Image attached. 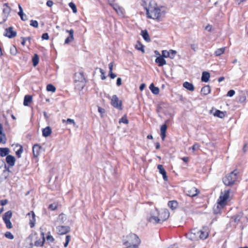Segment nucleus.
<instances>
[{"label": "nucleus", "mask_w": 248, "mask_h": 248, "mask_svg": "<svg viewBox=\"0 0 248 248\" xmlns=\"http://www.w3.org/2000/svg\"><path fill=\"white\" fill-rule=\"evenodd\" d=\"M145 8L147 17L149 18L160 21L165 17L166 11L162 7H157L156 2L154 0H151L148 7Z\"/></svg>", "instance_id": "f257e3e1"}, {"label": "nucleus", "mask_w": 248, "mask_h": 248, "mask_svg": "<svg viewBox=\"0 0 248 248\" xmlns=\"http://www.w3.org/2000/svg\"><path fill=\"white\" fill-rule=\"evenodd\" d=\"M169 212L168 210L164 209L161 215H159V213L156 209H155L151 212L150 215L147 217V220L154 224L160 223L165 221L169 217Z\"/></svg>", "instance_id": "f03ea898"}, {"label": "nucleus", "mask_w": 248, "mask_h": 248, "mask_svg": "<svg viewBox=\"0 0 248 248\" xmlns=\"http://www.w3.org/2000/svg\"><path fill=\"white\" fill-rule=\"evenodd\" d=\"M238 171L235 170L227 174L223 178V182L226 186H231L234 184L237 179Z\"/></svg>", "instance_id": "7ed1b4c3"}, {"label": "nucleus", "mask_w": 248, "mask_h": 248, "mask_svg": "<svg viewBox=\"0 0 248 248\" xmlns=\"http://www.w3.org/2000/svg\"><path fill=\"white\" fill-rule=\"evenodd\" d=\"M127 237L128 240L124 242V245L125 246L134 244L139 245L140 243V241L139 237L134 233L129 234Z\"/></svg>", "instance_id": "20e7f679"}, {"label": "nucleus", "mask_w": 248, "mask_h": 248, "mask_svg": "<svg viewBox=\"0 0 248 248\" xmlns=\"http://www.w3.org/2000/svg\"><path fill=\"white\" fill-rule=\"evenodd\" d=\"M11 11V8L7 3H4L3 5L2 13L0 16V24L3 23L7 19Z\"/></svg>", "instance_id": "39448f33"}, {"label": "nucleus", "mask_w": 248, "mask_h": 248, "mask_svg": "<svg viewBox=\"0 0 248 248\" xmlns=\"http://www.w3.org/2000/svg\"><path fill=\"white\" fill-rule=\"evenodd\" d=\"M229 196V190L225 191V193L223 195L220 196L217 202V208H219V206H220L221 208H222L224 205H225L226 200L228 199Z\"/></svg>", "instance_id": "423d86ee"}, {"label": "nucleus", "mask_w": 248, "mask_h": 248, "mask_svg": "<svg viewBox=\"0 0 248 248\" xmlns=\"http://www.w3.org/2000/svg\"><path fill=\"white\" fill-rule=\"evenodd\" d=\"M200 230L197 229H193L191 230V232L186 234L187 238L195 241L199 238Z\"/></svg>", "instance_id": "0eeeda50"}, {"label": "nucleus", "mask_w": 248, "mask_h": 248, "mask_svg": "<svg viewBox=\"0 0 248 248\" xmlns=\"http://www.w3.org/2000/svg\"><path fill=\"white\" fill-rule=\"evenodd\" d=\"M111 105L120 110L122 109V102L120 101L116 95H113L111 99Z\"/></svg>", "instance_id": "6e6552de"}, {"label": "nucleus", "mask_w": 248, "mask_h": 248, "mask_svg": "<svg viewBox=\"0 0 248 248\" xmlns=\"http://www.w3.org/2000/svg\"><path fill=\"white\" fill-rule=\"evenodd\" d=\"M4 35L9 38H13L16 36V31L14 30L13 27H10L5 30Z\"/></svg>", "instance_id": "1a4fd4ad"}, {"label": "nucleus", "mask_w": 248, "mask_h": 248, "mask_svg": "<svg viewBox=\"0 0 248 248\" xmlns=\"http://www.w3.org/2000/svg\"><path fill=\"white\" fill-rule=\"evenodd\" d=\"M9 170L7 168L6 166L5 165V167L0 170V183L6 180L9 176Z\"/></svg>", "instance_id": "9d476101"}, {"label": "nucleus", "mask_w": 248, "mask_h": 248, "mask_svg": "<svg viewBox=\"0 0 248 248\" xmlns=\"http://www.w3.org/2000/svg\"><path fill=\"white\" fill-rule=\"evenodd\" d=\"M109 3L118 15L123 16L124 15V9L120 6L117 3L114 2H109Z\"/></svg>", "instance_id": "9b49d317"}, {"label": "nucleus", "mask_w": 248, "mask_h": 248, "mask_svg": "<svg viewBox=\"0 0 248 248\" xmlns=\"http://www.w3.org/2000/svg\"><path fill=\"white\" fill-rule=\"evenodd\" d=\"M56 230L59 234H65L70 231V228L67 226H59L56 227Z\"/></svg>", "instance_id": "f8f14e48"}, {"label": "nucleus", "mask_w": 248, "mask_h": 248, "mask_svg": "<svg viewBox=\"0 0 248 248\" xmlns=\"http://www.w3.org/2000/svg\"><path fill=\"white\" fill-rule=\"evenodd\" d=\"M27 216L29 217L30 220V225L31 228H33L34 227L36 219H35V215L33 211H31L27 215Z\"/></svg>", "instance_id": "ddd939ff"}, {"label": "nucleus", "mask_w": 248, "mask_h": 248, "mask_svg": "<svg viewBox=\"0 0 248 248\" xmlns=\"http://www.w3.org/2000/svg\"><path fill=\"white\" fill-rule=\"evenodd\" d=\"M75 79L76 81H78L81 84L82 88L84 85V77L81 72L76 73L75 74Z\"/></svg>", "instance_id": "4468645a"}, {"label": "nucleus", "mask_w": 248, "mask_h": 248, "mask_svg": "<svg viewBox=\"0 0 248 248\" xmlns=\"http://www.w3.org/2000/svg\"><path fill=\"white\" fill-rule=\"evenodd\" d=\"M200 193L199 190L196 187H192L186 191V195L189 197H195Z\"/></svg>", "instance_id": "2eb2a0df"}, {"label": "nucleus", "mask_w": 248, "mask_h": 248, "mask_svg": "<svg viewBox=\"0 0 248 248\" xmlns=\"http://www.w3.org/2000/svg\"><path fill=\"white\" fill-rule=\"evenodd\" d=\"M66 31L68 32L69 34V36L66 38L64 41V43L65 44H67L73 41L74 40V31L71 29L70 30H66Z\"/></svg>", "instance_id": "dca6fc26"}, {"label": "nucleus", "mask_w": 248, "mask_h": 248, "mask_svg": "<svg viewBox=\"0 0 248 248\" xmlns=\"http://www.w3.org/2000/svg\"><path fill=\"white\" fill-rule=\"evenodd\" d=\"M41 147L38 144H35L32 147V152L33 156L35 157H37L40 153V150Z\"/></svg>", "instance_id": "f3484780"}, {"label": "nucleus", "mask_w": 248, "mask_h": 248, "mask_svg": "<svg viewBox=\"0 0 248 248\" xmlns=\"http://www.w3.org/2000/svg\"><path fill=\"white\" fill-rule=\"evenodd\" d=\"M157 169L159 170V171L160 174L162 175L163 178L165 181H167L168 177L167 176V173L165 169H164L163 165H158L157 166Z\"/></svg>", "instance_id": "a211bd4d"}, {"label": "nucleus", "mask_w": 248, "mask_h": 248, "mask_svg": "<svg viewBox=\"0 0 248 248\" xmlns=\"http://www.w3.org/2000/svg\"><path fill=\"white\" fill-rule=\"evenodd\" d=\"M6 161L10 166H13L15 165L16 159L12 155H8L6 157Z\"/></svg>", "instance_id": "6ab92c4d"}, {"label": "nucleus", "mask_w": 248, "mask_h": 248, "mask_svg": "<svg viewBox=\"0 0 248 248\" xmlns=\"http://www.w3.org/2000/svg\"><path fill=\"white\" fill-rule=\"evenodd\" d=\"M199 238L204 240L206 239L208 236V233L207 232L206 228L204 227L202 230L200 231Z\"/></svg>", "instance_id": "aec40b11"}, {"label": "nucleus", "mask_w": 248, "mask_h": 248, "mask_svg": "<svg viewBox=\"0 0 248 248\" xmlns=\"http://www.w3.org/2000/svg\"><path fill=\"white\" fill-rule=\"evenodd\" d=\"M155 62L156 63L158 64V65L160 67L166 64V60L163 57L161 56L157 57L156 58Z\"/></svg>", "instance_id": "412c9836"}, {"label": "nucleus", "mask_w": 248, "mask_h": 248, "mask_svg": "<svg viewBox=\"0 0 248 248\" xmlns=\"http://www.w3.org/2000/svg\"><path fill=\"white\" fill-rule=\"evenodd\" d=\"M62 123L63 124L66 123L67 124H72L73 127L76 128L78 127V126L76 124L75 121L73 119L70 118H68L67 120H62Z\"/></svg>", "instance_id": "4be33fe9"}, {"label": "nucleus", "mask_w": 248, "mask_h": 248, "mask_svg": "<svg viewBox=\"0 0 248 248\" xmlns=\"http://www.w3.org/2000/svg\"><path fill=\"white\" fill-rule=\"evenodd\" d=\"M167 129V126L166 124H164L161 125L160 128L161 131V137L162 140H164L166 137V132Z\"/></svg>", "instance_id": "5701e85b"}, {"label": "nucleus", "mask_w": 248, "mask_h": 248, "mask_svg": "<svg viewBox=\"0 0 248 248\" xmlns=\"http://www.w3.org/2000/svg\"><path fill=\"white\" fill-rule=\"evenodd\" d=\"M243 216V214L242 212H239L238 214H236L235 215L233 216L232 217V219L233 220L234 222L237 223L240 221Z\"/></svg>", "instance_id": "b1692460"}, {"label": "nucleus", "mask_w": 248, "mask_h": 248, "mask_svg": "<svg viewBox=\"0 0 248 248\" xmlns=\"http://www.w3.org/2000/svg\"><path fill=\"white\" fill-rule=\"evenodd\" d=\"M52 132L51 129L49 126L44 128L42 130V135L45 137L49 136Z\"/></svg>", "instance_id": "393cba45"}, {"label": "nucleus", "mask_w": 248, "mask_h": 248, "mask_svg": "<svg viewBox=\"0 0 248 248\" xmlns=\"http://www.w3.org/2000/svg\"><path fill=\"white\" fill-rule=\"evenodd\" d=\"M183 87L190 91H193L194 90V85L192 83L187 81L183 83Z\"/></svg>", "instance_id": "a878e982"}, {"label": "nucleus", "mask_w": 248, "mask_h": 248, "mask_svg": "<svg viewBox=\"0 0 248 248\" xmlns=\"http://www.w3.org/2000/svg\"><path fill=\"white\" fill-rule=\"evenodd\" d=\"M210 78V74L208 72H203L202 76V81L203 82H207L208 81Z\"/></svg>", "instance_id": "bb28decb"}, {"label": "nucleus", "mask_w": 248, "mask_h": 248, "mask_svg": "<svg viewBox=\"0 0 248 248\" xmlns=\"http://www.w3.org/2000/svg\"><path fill=\"white\" fill-rule=\"evenodd\" d=\"M41 235L42 236V240H37L34 243V245L36 247H42L43 246L45 241L44 233L43 232H41Z\"/></svg>", "instance_id": "cd10ccee"}, {"label": "nucleus", "mask_w": 248, "mask_h": 248, "mask_svg": "<svg viewBox=\"0 0 248 248\" xmlns=\"http://www.w3.org/2000/svg\"><path fill=\"white\" fill-rule=\"evenodd\" d=\"M178 204V202L176 201H169L168 203V206L172 210L177 208Z\"/></svg>", "instance_id": "c85d7f7f"}, {"label": "nucleus", "mask_w": 248, "mask_h": 248, "mask_svg": "<svg viewBox=\"0 0 248 248\" xmlns=\"http://www.w3.org/2000/svg\"><path fill=\"white\" fill-rule=\"evenodd\" d=\"M12 216V212L11 211H8L4 213L2 219L3 221L10 220Z\"/></svg>", "instance_id": "c756f323"}, {"label": "nucleus", "mask_w": 248, "mask_h": 248, "mask_svg": "<svg viewBox=\"0 0 248 248\" xmlns=\"http://www.w3.org/2000/svg\"><path fill=\"white\" fill-rule=\"evenodd\" d=\"M9 149L8 148H0V155L2 157L9 155Z\"/></svg>", "instance_id": "7c9ffc66"}, {"label": "nucleus", "mask_w": 248, "mask_h": 248, "mask_svg": "<svg viewBox=\"0 0 248 248\" xmlns=\"http://www.w3.org/2000/svg\"><path fill=\"white\" fill-rule=\"evenodd\" d=\"M32 101V96L30 95H26L24 96L23 104L25 106H29V104Z\"/></svg>", "instance_id": "2f4dec72"}, {"label": "nucleus", "mask_w": 248, "mask_h": 248, "mask_svg": "<svg viewBox=\"0 0 248 248\" xmlns=\"http://www.w3.org/2000/svg\"><path fill=\"white\" fill-rule=\"evenodd\" d=\"M141 34L143 38L147 42H149L150 41V38L148 33L146 30H143L141 31Z\"/></svg>", "instance_id": "473e14b6"}, {"label": "nucleus", "mask_w": 248, "mask_h": 248, "mask_svg": "<svg viewBox=\"0 0 248 248\" xmlns=\"http://www.w3.org/2000/svg\"><path fill=\"white\" fill-rule=\"evenodd\" d=\"M210 87L209 85L204 86L202 88L201 93L204 95H207L210 93Z\"/></svg>", "instance_id": "72a5a7b5"}, {"label": "nucleus", "mask_w": 248, "mask_h": 248, "mask_svg": "<svg viewBox=\"0 0 248 248\" xmlns=\"http://www.w3.org/2000/svg\"><path fill=\"white\" fill-rule=\"evenodd\" d=\"M149 88L152 92L155 94H158L159 93V88L155 87L153 83L150 85Z\"/></svg>", "instance_id": "f704fd0d"}, {"label": "nucleus", "mask_w": 248, "mask_h": 248, "mask_svg": "<svg viewBox=\"0 0 248 248\" xmlns=\"http://www.w3.org/2000/svg\"><path fill=\"white\" fill-rule=\"evenodd\" d=\"M225 47H222L216 50L215 54L217 56H219L224 53Z\"/></svg>", "instance_id": "c9c22d12"}, {"label": "nucleus", "mask_w": 248, "mask_h": 248, "mask_svg": "<svg viewBox=\"0 0 248 248\" xmlns=\"http://www.w3.org/2000/svg\"><path fill=\"white\" fill-rule=\"evenodd\" d=\"M39 58L38 56L36 54H34L33 57L32 58L33 65L34 66H36L39 62Z\"/></svg>", "instance_id": "e433bc0d"}, {"label": "nucleus", "mask_w": 248, "mask_h": 248, "mask_svg": "<svg viewBox=\"0 0 248 248\" xmlns=\"http://www.w3.org/2000/svg\"><path fill=\"white\" fill-rule=\"evenodd\" d=\"M214 115L215 116H216V117H219L220 118H223L225 116L224 113L219 110H216L215 113L214 114Z\"/></svg>", "instance_id": "4c0bfd02"}, {"label": "nucleus", "mask_w": 248, "mask_h": 248, "mask_svg": "<svg viewBox=\"0 0 248 248\" xmlns=\"http://www.w3.org/2000/svg\"><path fill=\"white\" fill-rule=\"evenodd\" d=\"M46 90L48 92H55L56 88L53 85L50 84L47 85Z\"/></svg>", "instance_id": "58836bf2"}, {"label": "nucleus", "mask_w": 248, "mask_h": 248, "mask_svg": "<svg viewBox=\"0 0 248 248\" xmlns=\"http://www.w3.org/2000/svg\"><path fill=\"white\" fill-rule=\"evenodd\" d=\"M69 6L72 9L74 13H76L77 12V7L73 2H70L69 3Z\"/></svg>", "instance_id": "ea45409f"}, {"label": "nucleus", "mask_w": 248, "mask_h": 248, "mask_svg": "<svg viewBox=\"0 0 248 248\" xmlns=\"http://www.w3.org/2000/svg\"><path fill=\"white\" fill-rule=\"evenodd\" d=\"M23 150L22 146H20L19 149L16 151V155L18 158H20L21 157V155L23 153Z\"/></svg>", "instance_id": "a19ab883"}, {"label": "nucleus", "mask_w": 248, "mask_h": 248, "mask_svg": "<svg viewBox=\"0 0 248 248\" xmlns=\"http://www.w3.org/2000/svg\"><path fill=\"white\" fill-rule=\"evenodd\" d=\"M30 25L34 28H37L38 27V23L36 20H31L30 21Z\"/></svg>", "instance_id": "79ce46f5"}, {"label": "nucleus", "mask_w": 248, "mask_h": 248, "mask_svg": "<svg viewBox=\"0 0 248 248\" xmlns=\"http://www.w3.org/2000/svg\"><path fill=\"white\" fill-rule=\"evenodd\" d=\"M6 138L4 133L0 134V143H5Z\"/></svg>", "instance_id": "37998d69"}, {"label": "nucleus", "mask_w": 248, "mask_h": 248, "mask_svg": "<svg viewBox=\"0 0 248 248\" xmlns=\"http://www.w3.org/2000/svg\"><path fill=\"white\" fill-rule=\"evenodd\" d=\"M10 53L12 55H15L17 53L16 48L15 46H12L10 48Z\"/></svg>", "instance_id": "c03bdc74"}, {"label": "nucleus", "mask_w": 248, "mask_h": 248, "mask_svg": "<svg viewBox=\"0 0 248 248\" xmlns=\"http://www.w3.org/2000/svg\"><path fill=\"white\" fill-rule=\"evenodd\" d=\"M18 8L19 11L18 13V15L20 16L21 19H23V15L24 14L23 12V9L20 4H18Z\"/></svg>", "instance_id": "a18cd8bd"}, {"label": "nucleus", "mask_w": 248, "mask_h": 248, "mask_svg": "<svg viewBox=\"0 0 248 248\" xmlns=\"http://www.w3.org/2000/svg\"><path fill=\"white\" fill-rule=\"evenodd\" d=\"M176 54V51L175 50H171V49L169 50V54H170L169 57L170 59H173L174 57Z\"/></svg>", "instance_id": "49530a36"}, {"label": "nucleus", "mask_w": 248, "mask_h": 248, "mask_svg": "<svg viewBox=\"0 0 248 248\" xmlns=\"http://www.w3.org/2000/svg\"><path fill=\"white\" fill-rule=\"evenodd\" d=\"M5 236L10 239H14V235L9 232H7L5 233Z\"/></svg>", "instance_id": "de8ad7c7"}, {"label": "nucleus", "mask_w": 248, "mask_h": 248, "mask_svg": "<svg viewBox=\"0 0 248 248\" xmlns=\"http://www.w3.org/2000/svg\"><path fill=\"white\" fill-rule=\"evenodd\" d=\"M162 57L163 58H168L169 57L170 54H169V51H167L166 50H163L162 51Z\"/></svg>", "instance_id": "09e8293b"}, {"label": "nucleus", "mask_w": 248, "mask_h": 248, "mask_svg": "<svg viewBox=\"0 0 248 248\" xmlns=\"http://www.w3.org/2000/svg\"><path fill=\"white\" fill-rule=\"evenodd\" d=\"M4 222L5 223L7 229H10L12 228L13 226L10 220L4 221Z\"/></svg>", "instance_id": "8fccbe9b"}, {"label": "nucleus", "mask_w": 248, "mask_h": 248, "mask_svg": "<svg viewBox=\"0 0 248 248\" xmlns=\"http://www.w3.org/2000/svg\"><path fill=\"white\" fill-rule=\"evenodd\" d=\"M57 208V205L55 203H52L50 204L48 206V209H49L51 210H54Z\"/></svg>", "instance_id": "3c124183"}, {"label": "nucleus", "mask_w": 248, "mask_h": 248, "mask_svg": "<svg viewBox=\"0 0 248 248\" xmlns=\"http://www.w3.org/2000/svg\"><path fill=\"white\" fill-rule=\"evenodd\" d=\"M70 240V236L69 235H66V238H65V242L64 244V247L65 248L67 247V246L69 243Z\"/></svg>", "instance_id": "603ef678"}, {"label": "nucleus", "mask_w": 248, "mask_h": 248, "mask_svg": "<svg viewBox=\"0 0 248 248\" xmlns=\"http://www.w3.org/2000/svg\"><path fill=\"white\" fill-rule=\"evenodd\" d=\"M119 123H123L127 124L128 123V121L125 116H124L120 120Z\"/></svg>", "instance_id": "864d4df0"}, {"label": "nucleus", "mask_w": 248, "mask_h": 248, "mask_svg": "<svg viewBox=\"0 0 248 248\" xmlns=\"http://www.w3.org/2000/svg\"><path fill=\"white\" fill-rule=\"evenodd\" d=\"M99 71L101 74V79L102 80H104L106 78V77L105 76V71L101 68L99 69Z\"/></svg>", "instance_id": "5fc2aeb1"}, {"label": "nucleus", "mask_w": 248, "mask_h": 248, "mask_svg": "<svg viewBox=\"0 0 248 248\" xmlns=\"http://www.w3.org/2000/svg\"><path fill=\"white\" fill-rule=\"evenodd\" d=\"M200 145L198 143H195L192 146V149L193 152L197 151L199 149Z\"/></svg>", "instance_id": "6e6d98bb"}, {"label": "nucleus", "mask_w": 248, "mask_h": 248, "mask_svg": "<svg viewBox=\"0 0 248 248\" xmlns=\"http://www.w3.org/2000/svg\"><path fill=\"white\" fill-rule=\"evenodd\" d=\"M136 48L138 50H140V51H141L143 52H144V49H143V46L141 44H140L139 45H137L136 46Z\"/></svg>", "instance_id": "4d7b16f0"}, {"label": "nucleus", "mask_w": 248, "mask_h": 248, "mask_svg": "<svg viewBox=\"0 0 248 248\" xmlns=\"http://www.w3.org/2000/svg\"><path fill=\"white\" fill-rule=\"evenodd\" d=\"M98 111L100 113L101 116L102 117L103 114L105 112V110L100 107H98Z\"/></svg>", "instance_id": "13d9d810"}, {"label": "nucleus", "mask_w": 248, "mask_h": 248, "mask_svg": "<svg viewBox=\"0 0 248 248\" xmlns=\"http://www.w3.org/2000/svg\"><path fill=\"white\" fill-rule=\"evenodd\" d=\"M235 94V91L233 90H230L227 93V96L232 97Z\"/></svg>", "instance_id": "bf43d9fd"}, {"label": "nucleus", "mask_w": 248, "mask_h": 248, "mask_svg": "<svg viewBox=\"0 0 248 248\" xmlns=\"http://www.w3.org/2000/svg\"><path fill=\"white\" fill-rule=\"evenodd\" d=\"M46 240L47 241H48L49 242H53L54 240L53 237L52 236H51V235H48L47 236H46Z\"/></svg>", "instance_id": "052dcab7"}, {"label": "nucleus", "mask_w": 248, "mask_h": 248, "mask_svg": "<svg viewBox=\"0 0 248 248\" xmlns=\"http://www.w3.org/2000/svg\"><path fill=\"white\" fill-rule=\"evenodd\" d=\"M21 39L22 40V41L21 42V44L23 46H25L26 42L27 41H28V40L30 41V38H27V37H22Z\"/></svg>", "instance_id": "680f3d73"}, {"label": "nucleus", "mask_w": 248, "mask_h": 248, "mask_svg": "<svg viewBox=\"0 0 248 248\" xmlns=\"http://www.w3.org/2000/svg\"><path fill=\"white\" fill-rule=\"evenodd\" d=\"M42 38L43 40H48L49 36L47 33H44L42 34Z\"/></svg>", "instance_id": "e2e57ef3"}, {"label": "nucleus", "mask_w": 248, "mask_h": 248, "mask_svg": "<svg viewBox=\"0 0 248 248\" xmlns=\"http://www.w3.org/2000/svg\"><path fill=\"white\" fill-rule=\"evenodd\" d=\"M191 48L194 51H196L198 49V45L197 44H191Z\"/></svg>", "instance_id": "0e129e2a"}, {"label": "nucleus", "mask_w": 248, "mask_h": 248, "mask_svg": "<svg viewBox=\"0 0 248 248\" xmlns=\"http://www.w3.org/2000/svg\"><path fill=\"white\" fill-rule=\"evenodd\" d=\"M108 75L110 77V78L112 79H113L116 77V75H115L114 73H113L112 71L109 72Z\"/></svg>", "instance_id": "69168bd1"}, {"label": "nucleus", "mask_w": 248, "mask_h": 248, "mask_svg": "<svg viewBox=\"0 0 248 248\" xmlns=\"http://www.w3.org/2000/svg\"><path fill=\"white\" fill-rule=\"evenodd\" d=\"M8 200L5 199V200H2L0 201V204L2 205V206H4L5 205H6L7 203H8Z\"/></svg>", "instance_id": "338daca9"}, {"label": "nucleus", "mask_w": 248, "mask_h": 248, "mask_svg": "<svg viewBox=\"0 0 248 248\" xmlns=\"http://www.w3.org/2000/svg\"><path fill=\"white\" fill-rule=\"evenodd\" d=\"M127 246V248H138V245H136L135 244L134 245H128Z\"/></svg>", "instance_id": "774afa93"}]
</instances>
